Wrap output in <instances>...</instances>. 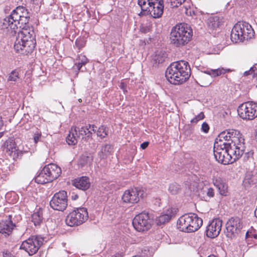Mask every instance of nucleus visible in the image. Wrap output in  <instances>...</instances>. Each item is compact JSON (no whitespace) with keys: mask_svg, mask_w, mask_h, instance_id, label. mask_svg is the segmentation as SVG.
<instances>
[{"mask_svg":"<svg viewBox=\"0 0 257 257\" xmlns=\"http://www.w3.org/2000/svg\"><path fill=\"white\" fill-rule=\"evenodd\" d=\"M165 75L170 83L177 85L183 83L189 79L191 70L187 62L179 61L171 64L167 68Z\"/></svg>","mask_w":257,"mask_h":257,"instance_id":"3","label":"nucleus"},{"mask_svg":"<svg viewBox=\"0 0 257 257\" xmlns=\"http://www.w3.org/2000/svg\"><path fill=\"white\" fill-rule=\"evenodd\" d=\"M41 137V132L39 131L36 132L34 135V140L35 143H37L39 141Z\"/></svg>","mask_w":257,"mask_h":257,"instance_id":"39","label":"nucleus"},{"mask_svg":"<svg viewBox=\"0 0 257 257\" xmlns=\"http://www.w3.org/2000/svg\"><path fill=\"white\" fill-rule=\"evenodd\" d=\"M184 7H185V9L186 10V14H187V10H188L187 7V6H184Z\"/></svg>","mask_w":257,"mask_h":257,"instance_id":"47","label":"nucleus"},{"mask_svg":"<svg viewBox=\"0 0 257 257\" xmlns=\"http://www.w3.org/2000/svg\"><path fill=\"white\" fill-rule=\"evenodd\" d=\"M214 185L218 189L220 195L227 196L228 194L227 185L221 179H216L214 181Z\"/></svg>","mask_w":257,"mask_h":257,"instance_id":"22","label":"nucleus"},{"mask_svg":"<svg viewBox=\"0 0 257 257\" xmlns=\"http://www.w3.org/2000/svg\"><path fill=\"white\" fill-rule=\"evenodd\" d=\"M149 145V143L147 142H144L141 145V147L142 149H145Z\"/></svg>","mask_w":257,"mask_h":257,"instance_id":"42","label":"nucleus"},{"mask_svg":"<svg viewBox=\"0 0 257 257\" xmlns=\"http://www.w3.org/2000/svg\"><path fill=\"white\" fill-rule=\"evenodd\" d=\"M147 3L150 7V14L153 18H159L162 16L164 9L163 0H138V5L142 10H145Z\"/></svg>","mask_w":257,"mask_h":257,"instance_id":"9","label":"nucleus"},{"mask_svg":"<svg viewBox=\"0 0 257 257\" xmlns=\"http://www.w3.org/2000/svg\"><path fill=\"white\" fill-rule=\"evenodd\" d=\"M254 215L257 218V208L254 210Z\"/></svg>","mask_w":257,"mask_h":257,"instance_id":"44","label":"nucleus"},{"mask_svg":"<svg viewBox=\"0 0 257 257\" xmlns=\"http://www.w3.org/2000/svg\"><path fill=\"white\" fill-rule=\"evenodd\" d=\"M88 217L86 208L80 207L70 212L66 217L65 222L67 225L71 227L78 226L86 221Z\"/></svg>","mask_w":257,"mask_h":257,"instance_id":"8","label":"nucleus"},{"mask_svg":"<svg viewBox=\"0 0 257 257\" xmlns=\"http://www.w3.org/2000/svg\"><path fill=\"white\" fill-rule=\"evenodd\" d=\"M204 117V115L203 112H200L198 115H197L195 117L191 119V122L192 123H196L199 120L203 119Z\"/></svg>","mask_w":257,"mask_h":257,"instance_id":"38","label":"nucleus"},{"mask_svg":"<svg viewBox=\"0 0 257 257\" xmlns=\"http://www.w3.org/2000/svg\"><path fill=\"white\" fill-rule=\"evenodd\" d=\"M37 0H30L31 2H35V1H37Z\"/></svg>","mask_w":257,"mask_h":257,"instance_id":"49","label":"nucleus"},{"mask_svg":"<svg viewBox=\"0 0 257 257\" xmlns=\"http://www.w3.org/2000/svg\"><path fill=\"white\" fill-rule=\"evenodd\" d=\"M252 75V80L253 82L257 83V64L251 67L249 70L244 72V75ZM257 87V84H256Z\"/></svg>","mask_w":257,"mask_h":257,"instance_id":"29","label":"nucleus"},{"mask_svg":"<svg viewBox=\"0 0 257 257\" xmlns=\"http://www.w3.org/2000/svg\"><path fill=\"white\" fill-rule=\"evenodd\" d=\"M119 88L122 89L124 93L127 92L126 90V84L124 82H121L119 85Z\"/></svg>","mask_w":257,"mask_h":257,"instance_id":"41","label":"nucleus"},{"mask_svg":"<svg viewBox=\"0 0 257 257\" xmlns=\"http://www.w3.org/2000/svg\"><path fill=\"white\" fill-rule=\"evenodd\" d=\"M201 130L204 133H207L209 130L208 124L205 122H203L202 124Z\"/></svg>","mask_w":257,"mask_h":257,"instance_id":"40","label":"nucleus"},{"mask_svg":"<svg viewBox=\"0 0 257 257\" xmlns=\"http://www.w3.org/2000/svg\"><path fill=\"white\" fill-rule=\"evenodd\" d=\"M203 194L205 195L203 197L205 200H207L208 198H210L214 196V191L212 188L206 187L203 189Z\"/></svg>","mask_w":257,"mask_h":257,"instance_id":"32","label":"nucleus"},{"mask_svg":"<svg viewBox=\"0 0 257 257\" xmlns=\"http://www.w3.org/2000/svg\"><path fill=\"white\" fill-rule=\"evenodd\" d=\"M244 141L242 134L237 130L231 129L221 132L214 145L216 161L227 165L238 159L245 150Z\"/></svg>","mask_w":257,"mask_h":257,"instance_id":"2","label":"nucleus"},{"mask_svg":"<svg viewBox=\"0 0 257 257\" xmlns=\"http://www.w3.org/2000/svg\"><path fill=\"white\" fill-rule=\"evenodd\" d=\"M3 134H4L3 132L0 133V138L2 137V136H3Z\"/></svg>","mask_w":257,"mask_h":257,"instance_id":"46","label":"nucleus"},{"mask_svg":"<svg viewBox=\"0 0 257 257\" xmlns=\"http://www.w3.org/2000/svg\"><path fill=\"white\" fill-rule=\"evenodd\" d=\"M108 128L104 125H101L97 130V135L101 139L105 138L108 135Z\"/></svg>","mask_w":257,"mask_h":257,"instance_id":"34","label":"nucleus"},{"mask_svg":"<svg viewBox=\"0 0 257 257\" xmlns=\"http://www.w3.org/2000/svg\"><path fill=\"white\" fill-rule=\"evenodd\" d=\"M29 21V13L23 7H18L3 20L2 29L7 30L8 32H16V29L18 28L22 29L18 32L14 44V49L17 52L24 51L29 53L35 48L36 43L33 30L25 28Z\"/></svg>","mask_w":257,"mask_h":257,"instance_id":"1","label":"nucleus"},{"mask_svg":"<svg viewBox=\"0 0 257 257\" xmlns=\"http://www.w3.org/2000/svg\"><path fill=\"white\" fill-rule=\"evenodd\" d=\"M226 72V70L223 68H219L216 69H209L204 71L205 73L213 77L225 74Z\"/></svg>","mask_w":257,"mask_h":257,"instance_id":"26","label":"nucleus"},{"mask_svg":"<svg viewBox=\"0 0 257 257\" xmlns=\"http://www.w3.org/2000/svg\"><path fill=\"white\" fill-rule=\"evenodd\" d=\"M254 237L255 238H257V235H255V236H254Z\"/></svg>","mask_w":257,"mask_h":257,"instance_id":"50","label":"nucleus"},{"mask_svg":"<svg viewBox=\"0 0 257 257\" xmlns=\"http://www.w3.org/2000/svg\"><path fill=\"white\" fill-rule=\"evenodd\" d=\"M43 238L39 236H32L24 241L20 248L25 250L30 255L36 253L43 243Z\"/></svg>","mask_w":257,"mask_h":257,"instance_id":"11","label":"nucleus"},{"mask_svg":"<svg viewBox=\"0 0 257 257\" xmlns=\"http://www.w3.org/2000/svg\"><path fill=\"white\" fill-rule=\"evenodd\" d=\"M144 191L139 188H135L126 190L123 194L121 199L123 202L127 203H136L143 197Z\"/></svg>","mask_w":257,"mask_h":257,"instance_id":"14","label":"nucleus"},{"mask_svg":"<svg viewBox=\"0 0 257 257\" xmlns=\"http://www.w3.org/2000/svg\"><path fill=\"white\" fill-rule=\"evenodd\" d=\"M185 0H167V3L170 4L171 8H176L181 5Z\"/></svg>","mask_w":257,"mask_h":257,"instance_id":"36","label":"nucleus"},{"mask_svg":"<svg viewBox=\"0 0 257 257\" xmlns=\"http://www.w3.org/2000/svg\"><path fill=\"white\" fill-rule=\"evenodd\" d=\"M67 205V195L65 191H59L55 194L50 202V206L53 209L58 211H64Z\"/></svg>","mask_w":257,"mask_h":257,"instance_id":"13","label":"nucleus"},{"mask_svg":"<svg viewBox=\"0 0 257 257\" xmlns=\"http://www.w3.org/2000/svg\"><path fill=\"white\" fill-rule=\"evenodd\" d=\"M208 28L212 30H216L220 25L219 18L217 16L211 17L207 21Z\"/></svg>","mask_w":257,"mask_h":257,"instance_id":"25","label":"nucleus"},{"mask_svg":"<svg viewBox=\"0 0 257 257\" xmlns=\"http://www.w3.org/2000/svg\"><path fill=\"white\" fill-rule=\"evenodd\" d=\"M32 221L35 226L39 225L43 219L42 210L39 208L31 216Z\"/></svg>","mask_w":257,"mask_h":257,"instance_id":"24","label":"nucleus"},{"mask_svg":"<svg viewBox=\"0 0 257 257\" xmlns=\"http://www.w3.org/2000/svg\"><path fill=\"white\" fill-rule=\"evenodd\" d=\"M201 218L194 213L185 214L181 216L177 222L178 229L183 232H191L197 230L202 225Z\"/></svg>","mask_w":257,"mask_h":257,"instance_id":"6","label":"nucleus"},{"mask_svg":"<svg viewBox=\"0 0 257 257\" xmlns=\"http://www.w3.org/2000/svg\"><path fill=\"white\" fill-rule=\"evenodd\" d=\"M242 228L240 219L238 217H232L226 224V235L229 237L237 234Z\"/></svg>","mask_w":257,"mask_h":257,"instance_id":"15","label":"nucleus"},{"mask_svg":"<svg viewBox=\"0 0 257 257\" xmlns=\"http://www.w3.org/2000/svg\"><path fill=\"white\" fill-rule=\"evenodd\" d=\"M97 127L94 125H83L72 127L66 138V142L69 145H75L79 139H83L85 136L89 137L92 132L95 133Z\"/></svg>","mask_w":257,"mask_h":257,"instance_id":"7","label":"nucleus"},{"mask_svg":"<svg viewBox=\"0 0 257 257\" xmlns=\"http://www.w3.org/2000/svg\"><path fill=\"white\" fill-rule=\"evenodd\" d=\"M254 31L250 25L245 22H239L235 24L230 35L234 43L243 42L253 37Z\"/></svg>","mask_w":257,"mask_h":257,"instance_id":"5","label":"nucleus"},{"mask_svg":"<svg viewBox=\"0 0 257 257\" xmlns=\"http://www.w3.org/2000/svg\"><path fill=\"white\" fill-rule=\"evenodd\" d=\"M180 189L179 185L177 183H172L169 185V191L172 194H177Z\"/></svg>","mask_w":257,"mask_h":257,"instance_id":"37","label":"nucleus"},{"mask_svg":"<svg viewBox=\"0 0 257 257\" xmlns=\"http://www.w3.org/2000/svg\"><path fill=\"white\" fill-rule=\"evenodd\" d=\"M3 122L1 117H0V128L3 126Z\"/></svg>","mask_w":257,"mask_h":257,"instance_id":"43","label":"nucleus"},{"mask_svg":"<svg viewBox=\"0 0 257 257\" xmlns=\"http://www.w3.org/2000/svg\"><path fill=\"white\" fill-rule=\"evenodd\" d=\"M5 148L8 154L13 159L19 157L21 154V151L16 148L15 142L13 140H8L5 144Z\"/></svg>","mask_w":257,"mask_h":257,"instance_id":"20","label":"nucleus"},{"mask_svg":"<svg viewBox=\"0 0 257 257\" xmlns=\"http://www.w3.org/2000/svg\"><path fill=\"white\" fill-rule=\"evenodd\" d=\"M184 187L186 188V192H194L197 188V184L195 182H191L186 181L184 184Z\"/></svg>","mask_w":257,"mask_h":257,"instance_id":"33","label":"nucleus"},{"mask_svg":"<svg viewBox=\"0 0 257 257\" xmlns=\"http://www.w3.org/2000/svg\"><path fill=\"white\" fill-rule=\"evenodd\" d=\"M19 73L17 70H13L9 75L8 81H16L19 78Z\"/></svg>","mask_w":257,"mask_h":257,"instance_id":"35","label":"nucleus"},{"mask_svg":"<svg viewBox=\"0 0 257 257\" xmlns=\"http://www.w3.org/2000/svg\"><path fill=\"white\" fill-rule=\"evenodd\" d=\"M115 257H121V255L119 254H117Z\"/></svg>","mask_w":257,"mask_h":257,"instance_id":"48","label":"nucleus"},{"mask_svg":"<svg viewBox=\"0 0 257 257\" xmlns=\"http://www.w3.org/2000/svg\"><path fill=\"white\" fill-rule=\"evenodd\" d=\"M177 211V209L171 208L166 210L164 212L158 216L156 219L157 223L162 224L169 221Z\"/></svg>","mask_w":257,"mask_h":257,"instance_id":"18","label":"nucleus"},{"mask_svg":"<svg viewBox=\"0 0 257 257\" xmlns=\"http://www.w3.org/2000/svg\"><path fill=\"white\" fill-rule=\"evenodd\" d=\"M88 62L87 58L84 55H79L75 62V65L79 70L81 68Z\"/></svg>","mask_w":257,"mask_h":257,"instance_id":"30","label":"nucleus"},{"mask_svg":"<svg viewBox=\"0 0 257 257\" xmlns=\"http://www.w3.org/2000/svg\"><path fill=\"white\" fill-rule=\"evenodd\" d=\"M222 223V220L219 218L212 220L206 227V235L211 238L217 237L221 231Z\"/></svg>","mask_w":257,"mask_h":257,"instance_id":"16","label":"nucleus"},{"mask_svg":"<svg viewBox=\"0 0 257 257\" xmlns=\"http://www.w3.org/2000/svg\"><path fill=\"white\" fill-rule=\"evenodd\" d=\"M152 220L148 213L143 212L136 215L133 220L134 227L138 231H145L149 229L152 225Z\"/></svg>","mask_w":257,"mask_h":257,"instance_id":"12","label":"nucleus"},{"mask_svg":"<svg viewBox=\"0 0 257 257\" xmlns=\"http://www.w3.org/2000/svg\"><path fill=\"white\" fill-rule=\"evenodd\" d=\"M8 255H9V253H4L3 256H4V257H7V256Z\"/></svg>","mask_w":257,"mask_h":257,"instance_id":"45","label":"nucleus"},{"mask_svg":"<svg viewBox=\"0 0 257 257\" xmlns=\"http://www.w3.org/2000/svg\"><path fill=\"white\" fill-rule=\"evenodd\" d=\"M44 171L46 172L51 181L57 179L61 173V168L54 164H50L44 167Z\"/></svg>","mask_w":257,"mask_h":257,"instance_id":"17","label":"nucleus"},{"mask_svg":"<svg viewBox=\"0 0 257 257\" xmlns=\"http://www.w3.org/2000/svg\"><path fill=\"white\" fill-rule=\"evenodd\" d=\"M166 57V54L162 51L158 52L154 57L153 60L156 64L162 63L165 61Z\"/></svg>","mask_w":257,"mask_h":257,"instance_id":"31","label":"nucleus"},{"mask_svg":"<svg viewBox=\"0 0 257 257\" xmlns=\"http://www.w3.org/2000/svg\"><path fill=\"white\" fill-rule=\"evenodd\" d=\"M35 182L38 184H45L51 182L46 172L44 171L43 169L39 174L35 178Z\"/></svg>","mask_w":257,"mask_h":257,"instance_id":"23","label":"nucleus"},{"mask_svg":"<svg viewBox=\"0 0 257 257\" xmlns=\"http://www.w3.org/2000/svg\"><path fill=\"white\" fill-rule=\"evenodd\" d=\"M192 37V30L185 23L176 25L171 30L170 41L176 47H180L187 44Z\"/></svg>","mask_w":257,"mask_h":257,"instance_id":"4","label":"nucleus"},{"mask_svg":"<svg viewBox=\"0 0 257 257\" xmlns=\"http://www.w3.org/2000/svg\"><path fill=\"white\" fill-rule=\"evenodd\" d=\"M15 227L12 221V216L9 215V218L0 222V233L9 235Z\"/></svg>","mask_w":257,"mask_h":257,"instance_id":"19","label":"nucleus"},{"mask_svg":"<svg viewBox=\"0 0 257 257\" xmlns=\"http://www.w3.org/2000/svg\"><path fill=\"white\" fill-rule=\"evenodd\" d=\"M237 112L243 120H253L257 117V103L252 101L243 103L239 106Z\"/></svg>","mask_w":257,"mask_h":257,"instance_id":"10","label":"nucleus"},{"mask_svg":"<svg viewBox=\"0 0 257 257\" xmlns=\"http://www.w3.org/2000/svg\"><path fill=\"white\" fill-rule=\"evenodd\" d=\"M93 160L92 156L87 154L83 155L80 160L79 164L81 166H84L86 165L90 164Z\"/></svg>","mask_w":257,"mask_h":257,"instance_id":"28","label":"nucleus"},{"mask_svg":"<svg viewBox=\"0 0 257 257\" xmlns=\"http://www.w3.org/2000/svg\"><path fill=\"white\" fill-rule=\"evenodd\" d=\"M112 151V148L110 145L106 144L104 145L98 155L101 158H104L107 156L109 155Z\"/></svg>","mask_w":257,"mask_h":257,"instance_id":"27","label":"nucleus"},{"mask_svg":"<svg viewBox=\"0 0 257 257\" xmlns=\"http://www.w3.org/2000/svg\"><path fill=\"white\" fill-rule=\"evenodd\" d=\"M73 185L79 189L86 190L89 188L90 182L88 177L83 176L75 179L73 182Z\"/></svg>","mask_w":257,"mask_h":257,"instance_id":"21","label":"nucleus"}]
</instances>
